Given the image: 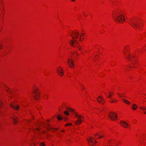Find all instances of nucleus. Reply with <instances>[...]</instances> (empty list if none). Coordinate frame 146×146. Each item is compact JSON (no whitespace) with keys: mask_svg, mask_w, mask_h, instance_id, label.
I'll list each match as a JSON object with an SVG mask.
<instances>
[{"mask_svg":"<svg viewBox=\"0 0 146 146\" xmlns=\"http://www.w3.org/2000/svg\"><path fill=\"white\" fill-rule=\"evenodd\" d=\"M130 50V46L129 45L125 46L123 50V56L130 63V64L127 66V69L129 70H131L132 68L135 67L136 63L137 62V56L135 53L129 52Z\"/></svg>","mask_w":146,"mask_h":146,"instance_id":"f257e3e1","label":"nucleus"},{"mask_svg":"<svg viewBox=\"0 0 146 146\" xmlns=\"http://www.w3.org/2000/svg\"><path fill=\"white\" fill-rule=\"evenodd\" d=\"M113 17L115 18L116 21L117 22H122L125 20L124 16L121 15H119V12L115 11L113 14Z\"/></svg>","mask_w":146,"mask_h":146,"instance_id":"f03ea898","label":"nucleus"},{"mask_svg":"<svg viewBox=\"0 0 146 146\" xmlns=\"http://www.w3.org/2000/svg\"><path fill=\"white\" fill-rule=\"evenodd\" d=\"M33 93L34 94L35 98L38 100L40 98V92L38 87L36 86H34L33 87Z\"/></svg>","mask_w":146,"mask_h":146,"instance_id":"7ed1b4c3","label":"nucleus"},{"mask_svg":"<svg viewBox=\"0 0 146 146\" xmlns=\"http://www.w3.org/2000/svg\"><path fill=\"white\" fill-rule=\"evenodd\" d=\"M69 42L71 46L74 48L76 47L79 50H81L82 46L78 43L76 42V40L72 39L70 40Z\"/></svg>","mask_w":146,"mask_h":146,"instance_id":"20e7f679","label":"nucleus"},{"mask_svg":"<svg viewBox=\"0 0 146 146\" xmlns=\"http://www.w3.org/2000/svg\"><path fill=\"white\" fill-rule=\"evenodd\" d=\"M129 24L133 28L137 29L139 25V21L137 19H133L131 20Z\"/></svg>","mask_w":146,"mask_h":146,"instance_id":"39448f33","label":"nucleus"},{"mask_svg":"<svg viewBox=\"0 0 146 146\" xmlns=\"http://www.w3.org/2000/svg\"><path fill=\"white\" fill-rule=\"evenodd\" d=\"M10 106L14 110H19L23 108L20 106L15 101L12 102L10 104Z\"/></svg>","mask_w":146,"mask_h":146,"instance_id":"423d86ee","label":"nucleus"},{"mask_svg":"<svg viewBox=\"0 0 146 146\" xmlns=\"http://www.w3.org/2000/svg\"><path fill=\"white\" fill-rule=\"evenodd\" d=\"M57 70L58 74L59 76L62 77L64 76V71L60 66L57 67Z\"/></svg>","mask_w":146,"mask_h":146,"instance_id":"0eeeda50","label":"nucleus"},{"mask_svg":"<svg viewBox=\"0 0 146 146\" xmlns=\"http://www.w3.org/2000/svg\"><path fill=\"white\" fill-rule=\"evenodd\" d=\"M116 113L113 112H110L109 113V115L111 119L115 120L117 118V116Z\"/></svg>","mask_w":146,"mask_h":146,"instance_id":"6e6552de","label":"nucleus"},{"mask_svg":"<svg viewBox=\"0 0 146 146\" xmlns=\"http://www.w3.org/2000/svg\"><path fill=\"white\" fill-rule=\"evenodd\" d=\"M70 36L72 38V39L77 38L79 36V34L78 32L76 31H74L72 32L70 34Z\"/></svg>","mask_w":146,"mask_h":146,"instance_id":"1a4fd4ad","label":"nucleus"},{"mask_svg":"<svg viewBox=\"0 0 146 146\" xmlns=\"http://www.w3.org/2000/svg\"><path fill=\"white\" fill-rule=\"evenodd\" d=\"M68 64L69 67L71 68H73L74 67V64L73 61L71 58H69L67 60Z\"/></svg>","mask_w":146,"mask_h":146,"instance_id":"9d476101","label":"nucleus"},{"mask_svg":"<svg viewBox=\"0 0 146 146\" xmlns=\"http://www.w3.org/2000/svg\"><path fill=\"white\" fill-rule=\"evenodd\" d=\"M61 108H60V109H65L66 110H73V109L71 108L70 106H68L67 104L65 102H63L62 104V106H61Z\"/></svg>","mask_w":146,"mask_h":146,"instance_id":"9b49d317","label":"nucleus"},{"mask_svg":"<svg viewBox=\"0 0 146 146\" xmlns=\"http://www.w3.org/2000/svg\"><path fill=\"white\" fill-rule=\"evenodd\" d=\"M89 144L90 145H95L96 143V141L93 138H90V139L88 140Z\"/></svg>","mask_w":146,"mask_h":146,"instance_id":"f8f14e48","label":"nucleus"},{"mask_svg":"<svg viewBox=\"0 0 146 146\" xmlns=\"http://www.w3.org/2000/svg\"><path fill=\"white\" fill-rule=\"evenodd\" d=\"M97 101L101 104H104V100L103 98L101 96H99L97 98Z\"/></svg>","mask_w":146,"mask_h":146,"instance_id":"ddd939ff","label":"nucleus"},{"mask_svg":"<svg viewBox=\"0 0 146 146\" xmlns=\"http://www.w3.org/2000/svg\"><path fill=\"white\" fill-rule=\"evenodd\" d=\"M120 124L122 126L125 128L127 127L129 125L127 122L123 121H121Z\"/></svg>","mask_w":146,"mask_h":146,"instance_id":"4468645a","label":"nucleus"},{"mask_svg":"<svg viewBox=\"0 0 146 146\" xmlns=\"http://www.w3.org/2000/svg\"><path fill=\"white\" fill-rule=\"evenodd\" d=\"M0 10L2 12L4 10L3 4L1 0L0 1Z\"/></svg>","mask_w":146,"mask_h":146,"instance_id":"2eb2a0df","label":"nucleus"},{"mask_svg":"<svg viewBox=\"0 0 146 146\" xmlns=\"http://www.w3.org/2000/svg\"><path fill=\"white\" fill-rule=\"evenodd\" d=\"M71 55L74 57H77L79 55V54L77 52L74 51L71 52Z\"/></svg>","mask_w":146,"mask_h":146,"instance_id":"dca6fc26","label":"nucleus"},{"mask_svg":"<svg viewBox=\"0 0 146 146\" xmlns=\"http://www.w3.org/2000/svg\"><path fill=\"white\" fill-rule=\"evenodd\" d=\"M11 51V50L10 48H7L6 49L5 52L3 54V55L5 56L8 54Z\"/></svg>","mask_w":146,"mask_h":146,"instance_id":"f3484780","label":"nucleus"},{"mask_svg":"<svg viewBox=\"0 0 146 146\" xmlns=\"http://www.w3.org/2000/svg\"><path fill=\"white\" fill-rule=\"evenodd\" d=\"M76 117L79 118V119L77 120V121L76 122V124L77 125H79L81 123V120L79 119V118L81 117V116H78L77 115H76Z\"/></svg>","mask_w":146,"mask_h":146,"instance_id":"a211bd4d","label":"nucleus"},{"mask_svg":"<svg viewBox=\"0 0 146 146\" xmlns=\"http://www.w3.org/2000/svg\"><path fill=\"white\" fill-rule=\"evenodd\" d=\"M122 100L123 102L125 104L127 105H130L131 104V103L130 102L127 100H126L123 98L122 99Z\"/></svg>","mask_w":146,"mask_h":146,"instance_id":"6ab92c4d","label":"nucleus"},{"mask_svg":"<svg viewBox=\"0 0 146 146\" xmlns=\"http://www.w3.org/2000/svg\"><path fill=\"white\" fill-rule=\"evenodd\" d=\"M5 90L8 93H10L11 92V89L8 86L6 87L5 88Z\"/></svg>","mask_w":146,"mask_h":146,"instance_id":"aec40b11","label":"nucleus"},{"mask_svg":"<svg viewBox=\"0 0 146 146\" xmlns=\"http://www.w3.org/2000/svg\"><path fill=\"white\" fill-rule=\"evenodd\" d=\"M7 86L5 83H2L1 84V87L4 89Z\"/></svg>","mask_w":146,"mask_h":146,"instance_id":"412c9836","label":"nucleus"},{"mask_svg":"<svg viewBox=\"0 0 146 146\" xmlns=\"http://www.w3.org/2000/svg\"><path fill=\"white\" fill-rule=\"evenodd\" d=\"M12 118L14 120L13 122L15 124L17 123V117H13Z\"/></svg>","mask_w":146,"mask_h":146,"instance_id":"4be33fe9","label":"nucleus"},{"mask_svg":"<svg viewBox=\"0 0 146 146\" xmlns=\"http://www.w3.org/2000/svg\"><path fill=\"white\" fill-rule=\"evenodd\" d=\"M48 95L47 94H45L44 95L43 98L44 100L47 99L48 97Z\"/></svg>","mask_w":146,"mask_h":146,"instance_id":"5701e85b","label":"nucleus"},{"mask_svg":"<svg viewBox=\"0 0 146 146\" xmlns=\"http://www.w3.org/2000/svg\"><path fill=\"white\" fill-rule=\"evenodd\" d=\"M132 108L133 110H135L138 108L137 105L135 104H133L132 105Z\"/></svg>","mask_w":146,"mask_h":146,"instance_id":"b1692460","label":"nucleus"},{"mask_svg":"<svg viewBox=\"0 0 146 146\" xmlns=\"http://www.w3.org/2000/svg\"><path fill=\"white\" fill-rule=\"evenodd\" d=\"M113 95V93L112 92H110L109 93L108 97L111 98Z\"/></svg>","mask_w":146,"mask_h":146,"instance_id":"393cba45","label":"nucleus"},{"mask_svg":"<svg viewBox=\"0 0 146 146\" xmlns=\"http://www.w3.org/2000/svg\"><path fill=\"white\" fill-rule=\"evenodd\" d=\"M117 102V100L115 99H111L110 101V102L111 103H116Z\"/></svg>","mask_w":146,"mask_h":146,"instance_id":"a878e982","label":"nucleus"},{"mask_svg":"<svg viewBox=\"0 0 146 146\" xmlns=\"http://www.w3.org/2000/svg\"><path fill=\"white\" fill-rule=\"evenodd\" d=\"M3 106V104L2 101L0 100V107H2Z\"/></svg>","mask_w":146,"mask_h":146,"instance_id":"bb28decb","label":"nucleus"},{"mask_svg":"<svg viewBox=\"0 0 146 146\" xmlns=\"http://www.w3.org/2000/svg\"><path fill=\"white\" fill-rule=\"evenodd\" d=\"M139 108L141 110H146V107L141 106L139 107Z\"/></svg>","mask_w":146,"mask_h":146,"instance_id":"cd10ccee","label":"nucleus"},{"mask_svg":"<svg viewBox=\"0 0 146 146\" xmlns=\"http://www.w3.org/2000/svg\"><path fill=\"white\" fill-rule=\"evenodd\" d=\"M117 94L118 95V96L120 98L122 97H123V94H120L119 93H117Z\"/></svg>","mask_w":146,"mask_h":146,"instance_id":"c85d7f7f","label":"nucleus"},{"mask_svg":"<svg viewBox=\"0 0 146 146\" xmlns=\"http://www.w3.org/2000/svg\"><path fill=\"white\" fill-rule=\"evenodd\" d=\"M57 118L58 119V120H61L62 119V117H61V116L60 115H58L57 117Z\"/></svg>","mask_w":146,"mask_h":146,"instance_id":"c756f323","label":"nucleus"},{"mask_svg":"<svg viewBox=\"0 0 146 146\" xmlns=\"http://www.w3.org/2000/svg\"><path fill=\"white\" fill-rule=\"evenodd\" d=\"M82 34L80 36V38H79V42H81L82 41L81 36H82Z\"/></svg>","mask_w":146,"mask_h":146,"instance_id":"7c9ffc66","label":"nucleus"},{"mask_svg":"<svg viewBox=\"0 0 146 146\" xmlns=\"http://www.w3.org/2000/svg\"><path fill=\"white\" fill-rule=\"evenodd\" d=\"M64 113L65 114L67 115H69V113H68V112L67 111H64Z\"/></svg>","mask_w":146,"mask_h":146,"instance_id":"2f4dec72","label":"nucleus"},{"mask_svg":"<svg viewBox=\"0 0 146 146\" xmlns=\"http://www.w3.org/2000/svg\"><path fill=\"white\" fill-rule=\"evenodd\" d=\"M40 146H45L44 143H41L40 144Z\"/></svg>","mask_w":146,"mask_h":146,"instance_id":"473e14b6","label":"nucleus"},{"mask_svg":"<svg viewBox=\"0 0 146 146\" xmlns=\"http://www.w3.org/2000/svg\"><path fill=\"white\" fill-rule=\"evenodd\" d=\"M37 109H42V107L41 106H39V107L37 108Z\"/></svg>","mask_w":146,"mask_h":146,"instance_id":"72a5a7b5","label":"nucleus"},{"mask_svg":"<svg viewBox=\"0 0 146 146\" xmlns=\"http://www.w3.org/2000/svg\"><path fill=\"white\" fill-rule=\"evenodd\" d=\"M3 47V45L0 44V49H2Z\"/></svg>","mask_w":146,"mask_h":146,"instance_id":"f704fd0d","label":"nucleus"},{"mask_svg":"<svg viewBox=\"0 0 146 146\" xmlns=\"http://www.w3.org/2000/svg\"><path fill=\"white\" fill-rule=\"evenodd\" d=\"M72 125V123H68L66 125V126H67L68 125Z\"/></svg>","mask_w":146,"mask_h":146,"instance_id":"c9c22d12","label":"nucleus"},{"mask_svg":"<svg viewBox=\"0 0 146 146\" xmlns=\"http://www.w3.org/2000/svg\"><path fill=\"white\" fill-rule=\"evenodd\" d=\"M145 46H144L143 47V49L144 50H146V49L145 48Z\"/></svg>","mask_w":146,"mask_h":146,"instance_id":"e433bc0d","label":"nucleus"},{"mask_svg":"<svg viewBox=\"0 0 146 146\" xmlns=\"http://www.w3.org/2000/svg\"><path fill=\"white\" fill-rule=\"evenodd\" d=\"M99 134L98 133H97L95 135H99Z\"/></svg>","mask_w":146,"mask_h":146,"instance_id":"4c0bfd02","label":"nucleus"},{"mask_svg":"<svg viewBox=\"0 0 146 146\" xmlns=\"http://www.w3.org/2000/svg\"><path fill=\"white\" fill-rule=\"evenodd\" d=\"M103 136H99V137H98V138H102V137H103Z\"/></svg>","mask_w":146,"mask_h":146,"instance_id":"58836bf2","label":"nucleus"},{"mask_svg":"<svg viewBox=\"0 0 146 146\" xmlns=\"http://www.w3.org/2000/svg\"><path fill=\"white\" fill-rule=\"evenodd\" d=\"M2 28H0V31H2Z\"/></svg>","mask_w":146,"mask_h":146,"instance_id":"ea45409f","label":"nucleus"},{"mask_svg":"<svg viewBox=\"0 0 146 146\" xmlns=\"http://www.w3.org/2000/svg\"><path fill=\"white\" fill-rule=\"evenodd\" d=\"M76 0H71L72 2H74Z\"/></svg>","mask_w":146,"mask_h":146,"instance_id":"a19ab883","label":"nucleus"},{"mask_svg":"<svg viewBox=\"0 0 146 146\" xmlns=\"http://www.w3.org/2000/svg\"><path fill=\"white\" fill-rule=\"evenodd\" d=\"M143 113L145 114H146V111H144Z\"/></svg>","mask_w":146,"mask_h":146,"instance_id":"79ce46f5","label":"nucleus"},{"mask_svg":"<svg viewBox=\"0 0 146 146\" xmlns=\"http://www.w3.org/2000/svg\"><path fill=\"white\" fill-rule=\"evenodd\" d=\"M93 59L94 60V61H95V58H93Z\"/></svg>","mask_w":146,"mask_h":146,"instance_id":"37998d69","label":"nucleus"},{"mask_svg":"<svg viewBox=\"0 0 146 146\" xmlns=\"http://www.w3.org/2000/svg\"><path fill=\"white\" fill-rule=\"evenodd\" d=\"M44 75L45 76H46V74H45L44 73Z\"/></svg>","mask_w":146,"mask_h":146,"instance_id":"c03bdc74","label":"nucleus"},{"mask_svg":"<svg viewBox=\"0 0 146 146\" xmlns=\"http://www.w3.org/2000/svg\"><path fill=\"white\" fill-rule=\"evenodd\" d=\"M47 125H48V126H50V125L48 123Z\"/></svg>","mask_w":146,"mask_h":146,"instance_id":"a18cd8bd","label":"nucleus"},{"mask_svg":"<svg viewBox=\"0 0 146 146\" xmlns=\"http://www.w3.org/2000/svg\"><path fill=\"white\" fill-rule=\"evenodd\" d=\"M46 127H47V129H49V127H48V126H46Z\"/></svg>","mask_w":146,"mask_h":146,"instance_id":"49530a36","label":"nucleus"},{"mask_svg":"<svg viewBox=\"0 0 146 146\" xmlns=\"http://www.w3.org/2000/svg\"><path fill=\"white\" fill-rule=\"evenodd\" d=\"M36 129H37V130H38V131L39 130V129L38 128H37Z\"/></svg>","mask_w":146,"mask_h":146,"instance_id":"de8ad7c7","label":"nucleus"},{"mask_svg":"<svg viewBox=\"0 0 146 146\" xmlns=\"http://www.w3.org/2000/svg\"><path fill=\"white\" fill-rule=\"evenodd\" d=\"M43 124V123H41V124L42 125V124Z\"/></svg>","mask_w":146,"mask_h":146,"instance_id":"09e8293b","label":"nucleus"},{"mask_svg":"<svg viewBox=\"0 0 146 146\" xmlns=\"http://www.w3.org/2000/svg\"><path fill=\"white\" fill-rule=\"evenodd\" d=\"M96 58L97 59V57H96Z\"/></svg>","mask_w":146,"mask_h":146,"instance_id":"8fccbe9b","label":"nucleus"},{"mask_svg":"<svg viewBox=\"0 0 146 146\" xmlns=\"http://www.w3.org/2000/svg\"><path fill=\"white\" fill-rule=\"evenodd\" d=\"M61 131L62 132H64V131L62 130V131Z\"/></svg>","mask_w":146,"mask_h":146,"instance_id":"3c124183","label":"nucleus"},{"mask_svg":"<svg viewBox=\"0 0 146 146\" xmlns=\"http://www.w3.org/2000/svg\"><path fill=\"white\" fill-rule=\"evenodd\" d=\"M136 122V121H134V122Z\"/></svg>","mask_w":146,"mask_h":146,"instance_id":"603ef678","label":"nucleus"},{"mask_svg":"<svg viewBox=\"0 0 146 146\" xmlns=\"http://www.w3.org/2000/svg\"><path fill=\"white\" fill-rule=\"evenodd\" d=\"M136 122V121H134V122Z\"/></svg>","mask_w":146,"mask_h":146,"instance_id":"864d4df0","label":"nucleus"},{"mask_svg":"<svg viewBox=\"0 0 146 146\" xmlns=\"http://www.w3.org/2000/svg\"><path fill=\"white\" fill-rule=\"evenodd\" d=\"M136 122V121H134V122Z\"/></svg>","mask_w":146,"mask_h":146,"instance_id":"5fc2aeb1","label":"nucleus"},{"mask_svg":"<svg viewBox=\"0 0 146 146\" xmlns=\"http://www.w3.org/2000/svg\"><path fill=\"white\" fill-rule=\"evenodd\" d=\"M83 35H85V34H84V33H83Z\"/></svg>","mask_w":146,"mask_h":146,"instance_id":"6e6d98bb","label":"nucleus"},{"mask_svg":"<svg viewBox=\"0 0 146 146\" xmlns=\"http://www.w3.org/2000/svg\"><path fill=\"white\" fill-rule=\"evenodd\" d=\"M14 99L15 100V98H14Z\"/></svg>","mask_w":146,"mask_h":146,"instance_id":"4d7b16f0","label":"nucleus"},{"mask_svg":"<svg viewBox=\"0 0 146 146\" xmlns=\"http://www.w3.org/2000/svg\"><path fill=\"white\" fill-rule=\"evenodd\" d=\"M47 121H49V120H47Z\"/></svg>","mask_w":146,"mask_h":146,"instance_id":"13d9d810","label":"nucleus"},{"mask_svg":"<svg viewBox=\"0 0 146 146\" xmlns=\"http://www.w3.org/2000/svg\"><path fill=\"white\" fill-rule=\"evenodd\" d=\"M109 146H111V145H109Z\"/></svg>","mask_w":146,"mask_h":146,"instance_id":"bf43d9fd","label":"nucleus"},{"mask_svg":"<svg viewBox=\"0 0 146 146\" xmlns=\"http://www.w3.org/2000/svg\"><path fill=\"white\" fill-rule=\"evenodd\" d=\"M31 146H33V145H32Z\"/></svg>","mask_w":146,"mask_h":146,"instance_id":"052dcab7","label":"nucleus"}]
</instances>
